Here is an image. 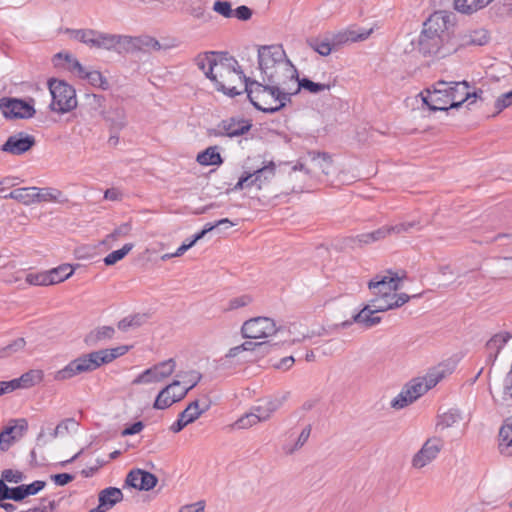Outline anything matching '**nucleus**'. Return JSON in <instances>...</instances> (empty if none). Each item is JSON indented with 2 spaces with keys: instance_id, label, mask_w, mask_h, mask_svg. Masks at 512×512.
Segmentation results:
<instances>
[{
  "instance_id": "864d4df0",
  "label": "nucleus",
  "mask_w": 512,
  "mask_h": 512,
  "mask_svg": "<svg viewBox=\"0 0 512 512\" xmlns=\"http://www.w3.org/2000/svg\"><path fill=\"white\" fill-rule=\"evenodd\" d=\"M415 401V397L410 396L409 389H402V391L391 401V407L395 409H402Z\"/></svg>"
},
{
  "instance_id": "c03bdc74",
  "label": "nucleus",
  "mask_w": 512,
  "mask_h": 512,
  "mask_svg": "<svg viewBox=\"0 0 512 512\" xmlns=\"http://www.w3.org/2000/svg\"><path fill=\"white\" fill-rule=\"evenodd\" d=\"M47 272L48 275L50 276L49 279L52 280L51 285H53L68 279L73 274L74 269L69 264H63Z\"/></svg>"
},
{
  "instance_id": "680f3d73",
  "label": "nucleus",
  "mask_w": 512,
  "mask_h": 512,
  "mask_svg": "<svg viewBox=\"0 0 512 512\" xmlns=\"http://www.w3.org/2000/svg\"><path fill=\"white\" fill-rule=\"evenodd\" d=\"M213 10L225 18L233 17V9L229 1H215L213 5Z\"/></svg>"
},
{
  "instance_id": "bf43d9fd",
  "label": "nucleus",
  "mask_w": 512,
  "mask_h": 512,
  "mask_svg": "<svg viewBox=\"0 0 512 512\" xmlns=\"http://www.w3.org/2000/svg\"><path fill=\"white\" fill-rule=\"evenodd\" d=\"M24 478L25 475L21 471L5 469L1 473L0 479H2L5 482L18 484L21 483L24 480Z\"/></svg>"
},
{
  "instance_id": "cd10ccee",
  "label": "nucleus",
  "mask_w": 512,
  "mask_h": 512,
  "mask_svg": "<svg viewBox=\"0 0 512 512\" xmlns=\"http://www.w3.org/2000/svg\"><path fill=\"white\" fill-rule=\"evenodd\" d=\"M104 120L107 122L110 133H119L127 124V115L123 107L111 108L103 114Z\"/></svg>"
},
{
  "instance_id": "7ed1b4c3",
  "label": "nucleus",
  "mask_w": 512,
  "mask_h": 512,
  "mask_svg": "<svg viewBox=\"0 0 512 512\" xmlns=\"http://www.w3.org/2000/svg\"><path fill=\"white\" fill-rule=\"evenodd\" d=\"M244 92L252 105L264 113H275L291 102L288 93L281 92L279 87L252 78L246 80Z\"/></svg>"
},
{
  "instance_id": "c9c22d12",
  "label": "nucleus",
  "mask_w": 512,
  "mask_h": 512,
  "mask_svg": "<svg viewBox=\"0 0 512 512\" xmlns=\"http://www.w3.org/2000/svg\"><path fill=\"white\" fill-rule=\"evenodd\" d=\"M511 338L512 335L509 332H500L493 335L486 343V348L490 352L489 358H493V361H495L502 348Z\"/></svg>"
},
{
  "instance_id": "2f4dec72",
  "label": "nucleus",
  "mask_w": 512,
  "mask_h": 512,
  "mask_svg": "<svg viewBox=\"0 0 512 512\" xmlns=\"http://www.w3.org/2000/svg\"><path fill=\"white\" fill-rule=\"evenodd\" d=\"M115 332V328L112 326H99L85 336L84 342L88 346H96L103 341L112 339Z\"/></svg>"
},
{
  "instance_id": "2eb2a0df",
  "label": "nucleus",
  "mask_w": 512,
  "mask_h": 512,
  "mask_svg": "<svg viewBox=\"0 0 512 512\" xmlns=\"http://www.w3.org/2000/svg\"><path fill=\"white\" fill-rule=\"evenodd\" d=\"M0 111L7 119H29L36 112L33 105L28 102L10 97L0 98Z\"/></svg>"
},
{
  "instance_id": "c85d7f7f",
  "label": "nucleus",
  "mask_w": 512,
  "mask_h": 512,
  "mask_svg": "<svg viewBox=\"0 0 512 512\" xmlns=\"http://www.w3.org/2000/svg\"><path fill=\"white\" fill-rule=\"evenodd\" d=\"M105 102L106 99L102 95L98 94H86L85 95V103L80 109V114L86 113L90 116H94L95 114H103L105 111Z\"/></svg>"
},
{
  "instance_id": "bb28decb",
  "label": "nucleus",
  "mask_w": 512,
  "mask_h": 512,
  "mask_svg": "<svg viewBox=\"0 0 512 512\" xmlns=\"http://www.w3.org/2000/svg\"><path fill=\"white\" fill-rule=\"evenodd\" d=\"M211 407V400L208 396H203L201 399L192 401L179 416L190 424L197 420L203 413L208 411Z\"/></svg>"
},
{
  "instance_id": "423d86ee",
  "label": "nucleus",
  "mask_w": 512,
  "mask_h": 512,
  "mask_svg": "<svg viewBox=\"0 0 512 512\" xmlns=\"http://www.w3.org/2000/svg\"><path fill=\"white\" fill-rule=\"evenodd\" d=\"M380 297H376L370 300V303L365 305L357 314H355L351 320L344 321L340 324L342 328H347L353 323L360 324L365 328H371L381 322V317L375 314L379 312H385L393 309L392 301L389 297H385L383 294H379Z\"/></svg>"
},
{
  "instance_id": "a18cd8bd",
  "label": "nucleus",
  "mask_w": 512,
  "mask_h": 512,
  "mask_svg": "<svg viewBox=\"0 0 512 512\" xmlns=\"http://www.w3.org/2000/svg\"><path fill=\"white\" fill-rule=\"evenodd\" d=\"M81 79L87 80L92 86L102 90L109 89V82L106 77L98 70H88L84 73Z\"/></svg>"
},
{
  "instance_id": "09e8293b",
  "label": "nucleus",
  "mask_w": 512,
  "mask_h": 512,
  "mask_svg": "<svg viewBox=\"0 0 512 512\" xmlns=\"http://www.w3.org/2000/svg\"><path fill=\"white\" fill-rule=\"evenodd\" d=\"M134 247L133 243H126L121 249L109 253L104 258V263L107 266H112L118 261L122 260Z\"/></svg>"
},
{
  "instance_id": "f704fd0d",
  "label": "nucleus",
  "mask_w": 512,
  "mask_h": 512,
  "mask_svg": "<svg viewBox=\"0 0 512 512\" xmlns=\"http://www.w3.org/2000/svg\"><path fill=\"white\" fill-rule=\"evenodd\" d=\"M329 89L330 84L316 83L306 77L299 79L297 76V80H295V85L292 89V96L299 93L300 90L308 91L311 94H317Z\"/></svg>"
},
{
  "instance_id": "a19ab883",
  "label": "nucleus",
  "mask_w": 512,
  "mask_h": 512,
  "mask_svg": "<svg viewBox=\"0 0 512 512\" xmlns=\"http://www.w3.org/2000/svg\"><path fill=\"white\" fill-rule=\"evenodd\" d=\"M461 418V414L457 409H451L438 416L436 427L441 430L453 427L455 424L459 423Z\"/></svg>"
},
{
  "instance_id": "774afa93",
  "label": "nucleus",
  "mask_w": 512,
  "mask_h": 512,
  "mask_svg": "<svg viewBox=\"0 0 512 512\" xmlns=\"http://www.w3.org/2000/svg\"><path fill=\"white\" fill-rule=\"evenodd\" d=\"M233 17L241 21H247L252 17V10L245 5H241L233 10Z\"/></svg>"
},
{
  "instance_id": "de8ad7c7",
  "label": "nucleus",
  "mask_w": 512,
  "mask_h": 512,
  "mask_svg": "<svg viewBox=\"0 0 512 512\" xmlns=\"http://www.w3.org/2000/svg\"><path fill=\"white\" fill-rule=\"evenodd\" d=\"M25 345L26 341L22 337L13 340L8 345L0 348V359L11 357L13 354L22 351L25 348Z\"/></svg>"
},
{
  "instance_id": "393cba45",
  "label": "nucleus",
  "mask_w": 512,
  "mask_h": 512,
  "mask_svg": "<svg viewBox=\"0 0 512 512\" xmlns=\"http://www.w3.org/2000/svg\"><path fill=\"white\" fill-rule=\"evenodd\" d=\"M286 399L287 395L259 400L258 404L253 406L252 409L261 421L264 422L270 419L272 414L282 407Z\"/></svg>"
},
{
  "instance_id": "1a4fd4ad",
  "label": "nucleus",
  "mask_w": 512,
  "mask_h": 512,
  "mask_svg": "<svg viewBox=\"0 0 512 512\" xmlns=\"http://www.w3.org/2000/svg\"><path fill=\"white\" fill-rule=\"evenodd\" d=\"M298 71L290 60L282 62L276 66V69L262 75L263 82L279 87L283 93H288V97H292V89L297 80Z\"/></svg>"
},
{
  "instance_id": "72a5a7b5",
  "label": "nucleus",
  "mask_w": 512,
  "mask_h": 512,
  "mask_svg": "<svg viewBox=\"0 0 512 512\" xmlns=\"http://www.w3.org/2000/svg\"><path fill=\"white\" fill-rule=\"evenodd\" d=\"M67 201H68V199L64 196L63 192L57 188H52V187L38 188V187H36L35 203H41V202L64 203Z\"/></svg>"
},
{
  "instance_id": "ddd939ff",
  "label": "nucleus",
  "mask_w": 512,
  "mask_h": 512,
  "mask_svg": "<svg viewBox=\"0 0 512 512\" xmlns=\"http://www.w3.org/2000/svg\"><path fill=\"white\" fill-rule=\"evenodd\" d=\"M175 368L176 362L174 359L170 358L143 371L132 381V384L139 385L162 382L174 373Z\"/></svg>"
},
{
  "instance_id": "a211bd4d",
  "label": "nucleus",
  "mask_w": 512,
  "mask_h": 512,
  "mask_svg": "<svg viewBox=\"0 0 512 512\" xmlns=\"http://www.w3.org/2000/svg\"><path fill=\"white\" fill-rule=\"evenodd\" d=\"M35 144L36 139L33 135L26 132H18L10 135L2 144L0 150L14 156H20L31 150Z\"/></svg>"
},
{
  "instance_id": "f257e3e1",
  "label": "nucleus",
  "mask_w": 512,
  "mask_h": 512,
  "mask_svg": "<svg viewBox=\"0 0 512 512\" xmlns=\"http://www.w3.org/2000/svg\"><path fill=\"white\" fill-rule=\"evenodd\" d=\"M453 15L436 11L424 22L418 40V51L425 57L445 58L457 51L453 33Z\"/></svg>"
},
{
  "instance_id": "8fccbe9b",
  "label": "nucleus",
  "mask_w": 512,
  "mask_h": 512,
  "mask_svg": "<svg viewBox=\"0 0 512 512\" xmlns=\"http://www.w3.org/2000/svg\"><path fill=\"white\" fill-rule=\"evenodd\" d=\"M64 58L69 63V69L75 72L79 78H82L87 69L72 55L68 53H58L55 55V59Z\"/></svg>"
},
{
  "instance_id": "6e6d98bb",
  "label": "nucleus",
  "mask_w": 512,
  "mask_h": 512,
  "mask_svg": "<svg viewBox=\"0 0 512 512\" xmlns=\"http://www.w3.org/2000/svg\"><path fill=\"white\" fill-rule=\"evenodd\" d=\"M259 422H262L261 419L257 416L255 411L252 409L251 412L240 417L235 422V426L239 429H247L249 427L256 425Z\"/></svg>"
},
{
  "instance_id": "e433bc0d",
  "label": "nucleus",
  "mask_w": 512,
  "mask_h": 512,
  "mask_svg": "<svg viewBox=\"0 0 512 512\" xmlns=\"http://www.w3.org/2000/svg\"><path fill=\"white\" fill-rule=\"evenodd\" d=\"M275 170V164L273 162H269L268 165H265L254 171V183H256V188L258 190L263 189L271 182V180L275 177Z\"/></svg>"
},
{
  "instance_id": "6ab92c4d",
  "label": "nucleus",
  "mask_w": 512,
  "mask_h": 512,
  "mask_svg": "<svg viewBox=\"0 0 512 512\" xmlns=\"http://www.w3.org/2000/svg\"><path fill=\"white\" fill-rule=\"evenodd\" d=\"M443 441L440 438L432 437L425 441L421 449L413 456L412 466L421 469L431 463L443 448Z\"/></svg>"
},
{
  "instance_id": "4c0bfd02",
  "label": "nucleus",
  "mask_w": 512,
  "mask_h": 512,
  "mask_svg": "<svg viewBox=\"0 0 512 512\" xmlns=\"http://www.w3.org/2000/svg\"><path fill=\"white\" fill-rule=\"evenodd\" d=\"M493 0H454V8L463 14H472L487 5Z\"/></svg>"
},
{
  "instance_id": "473e14b6",
  "label": "nucleus",
  "mask_w": 512,
  "mask_h": 512,
  "mask_svg": "<svg viewBox=\"0 0 512 512\" xmlns=\"http://www.w3.org/2000/svg\"><path fill=\"white\" fill-rule=\"evenodd\" d=\"M306 43L311 49L321 56H328L330 53L335 51L333 42L328 34L310 37L306 40Z\"/></svg>"
},
{
  "instance_id": "338daca9",
  "label": "nucleus",
  "mask_w": 512,
  "mask_h": 512,
  "mask_svg": "<svg viewBox=\"0 0 512 512\" xmlns=\"http://www.w3.org/2000/svg\"><path fill=\"white\" fill-rule=\"evenodd\" d=\"M35 512H54L56 509L55 500H48L47 498H41L40 504L33 508Z\"/></svg>"
},
{
  "instance_id": "ea45409f",
  "label": "nucleus",
  "mask_w": 512,
  "mask_h": 512,
  "mask_svg": "<svg viewBox=\"0 0 512 512\" xmlns=\"http://www.w3.org/2000/svg\"><path fill=\"white\" fill-rule=\"evenodd\" d=\"M197 162L203 166L220 165L223 159L218 152L217 146H210L204 151L200 152L196 158Z\"/></svg>"
},
{
  "instance_id": "79ce46f5",
  "label": "nucleus",
  "mask_w": 512,
  "mask_h": 512,
  "mask_svg": "<svg viewBox=\"0 0 512 512\" xmlns=\"http://www.w3.org/2000/svg\"><path fill=\"white\" fill-rule=\"evenodd\" d=\"M146 319L147 317L145 314L130 315L121 319L118 322L117 327L119 330L123 332H128L130 330L139 328L141 325L145 323Z\"/></svg>"
},
{
  "instance_id": "f03ea898",
  "label": "nucleus",
  "mask_w": 512,
  "mask_h": 512,
  "mask_svg": "<svg viewBox=\"0 0 512 512\" xmlns=\"http://www.w3.org/2000/svg\"><path fill=\"white\" fill-rule=\"evenodd\" d=\"M128 350V346L122 345L83 354L70 361L64 368L58 370L54 375V379L56 381H65L77 375L95 371L103 364H108L126 354Z\"/></svg>"
},
{
  "instance_id": "20e7f679",
  "label": "nucleus",
  "mask_w": 512,
  "mask_h": 512,
  "mask_svg": "<svg viewBox=\"0 0 512 512\" xmlns=\"http://www.w3.org/2000/svg\"><path fill=\"white\" fill-rule=\"evenodd\" d=\"M238 65L234 58H225L222 64L217 67L215 73V80H211L217 91L234 97L240 95L244 91L246 77L241 70H237L235 66Z\"/></svg>"
},
{
  "instance_id": "a878e982",
  "label": "nucleus",
  "mask_w": 512,
  "mask_h": 512,
  "mask_svg": "<svg viewBox=\"0 0 512 512\" xmlns=\"http://www.w3.org/2000/svg\"><path fill=\"white\" fill-rule=\"evenodd\" d=\"M450 83V107L458 108L470 97H479L478 92L471 93L469 91V84L466 81L449 82Z\"/></svg>"
},
{
  "instance_id": "58836bf2",
  "label": "nucleus",
  "mask_w": 512,
  "mask_h": 512,
  "mask_svg": "<svg viewBox=\"0 0 512 512\" xmlns=\"http://www.w3.org/2000/svg\"><path fill=\"white\" fill-rule=\"evenodd\" d=\"M36 187H22L12 190L6 198L14 199L24 205L35 203Z\"/></svg>"
},
{
  "instance_id": "4d7b16f0",
  "label": "nucleus",
  "mask_w": 512,
  "mask_h": 512,
  "mask_svg": "<svg viewBox=\"0 0 512 512\" xmlns=\"http://www.w3.org/2000/svg\"><path fill=\"white\" fill-rule=\"evenodd\" d=\"M48 272H40V273H29L26 275V282L29 285L35 286H48L51 285V279H49Z\"/></svg>"
},
{
  "instance_id": "0eeeda50",
  "label": "nucleus",
  "mask_w": 512,
  "mask_h": 512,
  "mask_svg": "<svg viewBox=\"0 0 512 512\" xmlns=\"http://www.w3.org/2000/svg\"><path fill=\"white\" fill-rule=\"evenodd\" d=\"M48 88L52 96L49 106L52 111L64 114L77 107L76 91L67 82L53 78L48 81Z\"/></svg>"
},
{
  "instance_id": "052dcab7",
  "label": "nucleus",
  "mask_w": 512,
  "mask_h": 512,
  "mask_svg": "<svg viewBox=\"0 0 512 512\" xmlns=\"http://www.w3.org/2000/svg\"><path fill=\"white\" fill-rule=\"evenodd\" d=\"M254 177V171L244 172L243 175L239 178L236 185L234 186V190H243L246 188L256 187V183H254Z\"/></svg>"
},
{
  "instance_id": "0e129e2a",
  "label": "nucleus",
  "mask_w": 512,
  "mask_h": 512,
  "mask_svg": "<svg viewBox=\"0 0 512 512\" xmlns=\"http://www.w3.org/2000/svg\"><path fill=\"white\" fill-rule=\"evenodd\" d=\"M512 105V90L500 95L495 101L496 113H500L505 108Z\"/></svg>"
},
{
  "instance_id": "5701e85b",
  "label": "nucleus",
  "mask_w": 512,
  "mask_h": 512,
  "mask_svg": "<svg viewBox=\"0 0 512 512\" xmlns=\"http://www.w3.org/2000/svg\"><path fill=\"white\" fill-rule=\"evenodd\" d=\"M225 58L220 57L217 52H204L198 54L194 62L197 67L204 72L205 76L210 80H215V73H217V67L222 64Z\"/></svg>"
},
{
  "instance_id": "aec40b11",
  "label": "nucleus",
  "mask_w": 512,
  "mask_h": 512,
  "mask_svg": "<svg viewBox=\"0 0 512 512\" xmlns=\"http://www.w3.org/2000/svg\"><path fill=\"white\" fill-rule=\"evenodd\" d=\"M125 483L137 490L149 491L157 485L158 478L148 471L134 469L127 474Z\"/></svg>"
},
{
  "instance_id": "39448f33",
  "label": "nucleus",
  "mask_w": 512,
  "mask_h": 512,
  "mask_svg": "<svg viewBox=\"0 0 512 512\" xmlns=\"http://www.w3.org/2000/svg\"><path fill=\"white\" fill-rule=\"evenodd\" d=\"M71 38L78 40L91 48L111 50L118 45L130 44L132 38L114 34L102 33L93 29H67Z\"/></svg>"
},
{
  "instance_id": "9b49d317",
  "label": "nucleus",
  "mask_w": 512,
  "mask_h": 512,
  "mask_svg": "<svg viewBox=\"0 0 512 512\" xmlns=\"http://www.w3.org/2000/svg\"><path fill=\"white\" fill-rule=\"evenodd\" d=\"M276 323L268 317H255L245 321L241 327L243 338L263 339L268 338L278 332Z\"/></svg>"
},
{
  "instance_id": "69168bd1",
  "label": "nucleus",
  "mask_w": 512,
  "mask_h": 512,
  "mask_svg": "<svg viewBox=\"0 0 512 512\" xmlns=\"http://www.w3.org/2000/svg\"><path fill=\"white\" fill-rule=\"evenodd\" d=\"M349 241L352 243L351 246L355 247H361L362 245H367L374 243L373 236L371 235V232L362 233L357 235L356 237L349 238Z\"/></svg>"
},
{
  "instance_id": "3c124183",
  "label": "nucleus",
  "mask_w": 512,
  "mask_h": 512,
  "mask_svg": "<svg viewBox=\"0 0 512 512\" xmlns=\"http://www.w3.org/2000/svg\"><path fill=\"white\" fill-rule=\"evenodd\" d=\"M176 376L182 379L183 384L187 385L183 388L188 389V392L193 389L202 379L201 373L195 370L179 373Z\"/></svg>"
},
{
  "instance_id": "6e6552de",
  "label": "nucleus",
  "mask_w": 512,
  "mask_h": 512,
  "mask_svg": "<svg viewBox=\"0 0 512 512\" xmlns=\"http://www.w3.org/2000/svg\"><path fill=\"white\" fill-rule=\"evenodd\" d=\"M401 280L402 278L399 277L397 273L388 271V275H376L369 281L368 287L371 290L377 289L375 294H383L385 297H389L394 309L401 307L410 300V296L406 293H393L400 289Z\"/></svg>"
},
{
  "instance_id": "37998d69",
  "label": "nucleus",
  "mask_w": 512,
  "mask_h": 512,
  "mask_svg": "<svg viewBox=\"0 0 512 512\" xmlns=\"http://www.w3.org/2000/svg\"><path fill=\"white\" fill-rule=\"evenodd\" d=\"M449 373L450 371L446 369V366L439 365L431 369L423 378V381L425 382L429 389H432Z\"/></svg>"
},
{
  "instance_id": "dca6fc26",
  "label": "nucleus",
  "mask_w": 512,
  "mask_h": 512,
  "mask_svg": "<svg viewBox=\"0 0 512 512\" xmlns=\"http://www.w3.org/2000/svg\"><path fill=\"white\" fill-rule=\"evenodd\" d=\"M332 159L326 153L310 152L304 163L298 162L293 169L304 170L307 174L318 175L320 173L329 175L332 169Z\"/></svg>"
},
{
  "instance_id": "f3484780",
  "label": "nucleus",
  "mask_w": 512,
  "mask_h": 512,
  "mask_svg": "<svg viewBox=\"0 0 512 512\" xmlns=\"http://www.w3.org/2000/svg\"><path fill=\"white\" fill-rule=\"evenodd\" d=\"M187 393L188 389L181 387L179 380H174L158 393L153 407L158 410L167 409L174 403L181 401Z\"/></svg>"
},
{
  "instance_id": "603ef678",
  "label": "nucleus",
  "mask_w": 512,
  "mask_h": 512,
  "mask_svg": "<svg viewBox=\"0 0 512 512\" xmlns=\"http://www.w3.org/2000/svg\"><path fill=\"white\" fill-rule=\"evenodd\" d=\"M405 389H409L410 396L415 397L417 400L423 394H425L428 390H430L423 379H413L410 383L404 386Z\"/></svg>"
},
{
  "instance_id": "5fc2aeb1",
  "label": "nucleus",
  "mask_w": 512,
  "mask_h": 512,
  "mask_svg": "<svg viewBox=\"0 0 512 512\" xmlns=\"http://www.w3.org/2000/svg\"><path fill=\"white\" fill-rule=\"evenodd\" d=\"M132 231V225L130 222L122 223L120 226L115 228L110 234L106 236L105 243H110L118 240L121 237L128 236Z\"/></svg>"
},
{
  "instance_id": "7c9ffc66",
  "label": "nucleus",
  "mask_w": 512,
  "mask_h": 512,
  "mask_svg": "<svg viewBox=\"0 0 512 512\" xmlns=\"http://www.w3.org/2000/svg\"><path fill=\"white\" fill-rule=\"evenodd\" d=\"M499 450L503 456L512 457V418H508L500 428Z\"/></svg>"
},
{
  "instance_id": "49530a36",
  "label": "nucleus",
  "mask_w": 512,
  "mask_h": 512,
  "mask_svg": "<svg viewBox=\"0 0 512 512\" xmlns=\"http://www.w3.org/2000/svg\"><path fill=\"white\" fill-rule=\"evenodd\" d=\"M44 378V372L41 369H31L20 376L23 389L31 388L39 384Z\"/></svg>"
},
{
  "instance_id": "412c9836",
  "label": "nucleus",
  "mask_w": 512,
  "mask_h": 512,
  "mask_svg": "<svg viewBox=\"0 0 512 512\" xmlns=\"http://www.w3.org/2000/svg\"><path fill=\"white\" fill-rule=\"evenodd\" d=\"M454 42L457 45V50L461 47L469 46H483L490 40L489 32L484 28L469 29L458 34L454 37Z\"/></svg>"
},
{
  "instance_id": "4468645a",
  "label": "nucleus",
  "mask_w": 512,
  "mask_h": 512,
  "mask_svg": "<svg viewBox=\"0 0 512 512\" xmlns=\"http://www.w3.org/2000/svg\"><path fill=\"white\" fill-rule=\"evenodd\" d=\"M289 60L281 45L260 46L258 49V66L261 75L273 71L276 66Z\"/></svg>"
},
{
  "instance_id": "9d476101",
  "label": "nucleus",
  "mask_w": 512,
  "mask_h": 512,
  "mask_svg": "<svg viewBox=\"0 0 512 512\" xmlns=\"http://www.w3.org/2000/svg\"><path fill=\"white\" fill-rule=\"evenodd\" d=\"M252 122L242 116H231L221 120L216 127L208 129L209 136L234 138L248 133Z\"/></svg>"
},
{
  "instance_id": "f8f14e48",
  "label": "nucleus",
  "mask_w": 512,
  "mask_h": 512,
  "mask_svg": "<svg viewBox=\"0 0 512 512\" xmlns=\"http://www.w3.org/2000/svg\"><path fill=\"white\" fill-rule=\"evenodd\" d=\"M450 83L438 81L434 84L433 90H427V94L421 93L422 101L431 111H447L451 109Z\"/></svg>"
},
{
  "instance_id": "4be33fe9",
  "label": "nucleus",
  "mask_w": 512,
  "mask_h": 512,
  "mask_svg": "<svg viewBox=\"0 0 512 512\" xmlns=\"http://www.w3.org/2000/svg\"><path fill=\"white\" fill-rule=\"evenodd\" d=\"M372 28L370 29H359V30H352L347 29L344 31H340L338 33L330 34L331 41L333 42V47L335 51L339 50L342 46L366 40L372 33Z\"/></svg>"
},
{
  "instance_id": "13d9d810",
  "label": "nucleus",
  "mask_w": 512,
  "mask_h": 512,
  "mask_svg": "<svg viewBox=\"0 0 512 512\" xmlns=\"http://www.w3.org/2000/svg\"><path fill=\"white\" fill-rule=\"evenodd\" d=\"M311 430H312V426L310 424L305 426L303 428V430L301 431L300 435L298 436L295 444L293 445V447H291L287 451V453L293 454L295 451L301 449L305 445V443L308 441L310 434H311Z\"/></svg>"
},
{
  "instance_id": "c756f323",
  "label": "nucleus",
  "mask_w": 512,
  "mask_h": 512,
  "mask_svg": "<svg viewBox=\"0 0 512 512\" xmlns=\"http://www.w3.org/2000/svg\"><path fill=\"white\" fill-rule=\"evenodd\" d=\"M123 500V493L119 488L107 487L98 494L100 507L105 511L113 508L117 503Z\"/></svg>"
},
{
  "instance_id": "e2e57ef3",
  "label": "nucleus",
  "mask_w": 512,
  "mask_h": 512,
  "mask_svg": "<svg viewBox=\"0 0 512 512\" xmlns=\"http://www.w3.org/2000/svg\"><path fill=\"white\" fill-rule=\"evenodd\" d=\"M252 299L248 295H242L235 297L228 302V306L225 308L226 311H232L241 307L247 306L251 303Z\"/></svg>"
},
{
  "instance_id": "b1692460",
  "label": "nucleus",
  "mask_w": 512,
  "mask_h": 512,
  "mask_svg": "<svg viewBox=\"0 0 512 512\" xmlns=\"http://www.w3.org/2000/svg\"><path fill=\"white\" fill-rule=\"evenodd\" d=\"M15 426L6 427L0 432V450L6 452L10 449L17 438H21L28 429L26 419H18Z\"/></svg>"
}]
</instances>
